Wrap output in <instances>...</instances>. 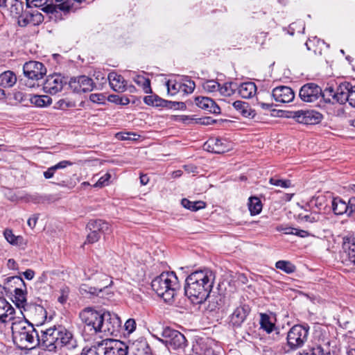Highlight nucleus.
Segmentation results:
<instances>
[{"instance_id": "obj_1", "label": "nucleus", "mask_w": 355, "mask_h": 355, "mask_svg": "<svg viewBox=\"0 0 355 355\" xmlns=\"http://www.w3.org/2000/svg\"><path fill=\"white\" fill-rule=\"evenodd\" d=\"M214 280V273L208 269L197 270L191 273L185 281L186 295L193 304H202L209 296Z\"/></svg>"}, {"instance_id": "obj_2", "label": "nucleus", "mask_w": 355, "mask_h": 355, "mask_svg": "<svg viewBox=\"0 0 355 355\" xmlns=\"http://www.w3.org/2000/svg\"><path fill=\"white\" fill-rule=\"evenodd\" d=\"M42 345L49 352H56L64 348L67 350L74 349L78 343L73 334L66 328L59 326L42 330Z\"/></svg>"}, {"instance_id": "obj_3", "label": "nucleus", "mask_w": 355, "mask_h": 355, "mask_svg": "<svg viewBox=\"0 0 355 355\" xmlns=\"http://www.w3.org/2000/svg\"><path fill=\"white\" fill-rule=\"evenodd\" d=\"M11 321L13 341L19 349H31L42 344V335L39 336L32 324L26 320L15 318Z\"/></svg>"}, {"instance_id": "obj_4", "label": "nucleus", "mask_w": 355, "mask_h": 355, "mask_svg": "<svg viewBox=\"0 0 355 355\" xmlns=\"http://www.w3.org/2000/svg\"><path fill=\"white\" fill-rule=\"evenodd\" d=\"M153 290L166 302H171L180 286L175 274L171 272H162L155 277L151 282Z\"/></svg>"}, {"instance_id": "obj_5", "label": "nucleus", "mask_w": 355, "mask_h": 355, "mask_svg": "<svg viewBox=\"0 0 355 355\" xmlns=\"http://www.w3.org/2000/svg\"><path fill=\"white\" fill-rule=\"evenodd\" d=\"M79 317L84 324L85 331H88L91 335L100 333L103 317L101 311H98L92 307H87L80 311Z\"/></svg>"}, {"instance_id": "obj_6", "label": "nucleus", "mask_w": 355, "mask_h": 355, "mask_svg": "<svg viewBox=\"0 0 355 355\" xmlns=\"http://www.w3.org/2000/svg\"><path fill=\"white\" fill-rule=\"evenodd\" d=\"M28 8H41V10L47 14L58 13V10L69 12L73 6L70 0H66L60 4H53L52 0H26Z\"/></svg>"}, {"instance_id": "obj_7", "label": "nucleus", "mask_w": 355, "mask_h": 355, "mask_svg": "<svg viewBox=\"0 0 355 355\" xmlns=\"http://www.w3.org/2000/svg\"><path fill=\"white\" fill-rule=\"evenodd\" d=\"M309 325H294L288 332L287 344L291 349L301 347L307 340L309 335Z\"/></svg>"}, {"instance_id": "obj_8", "label": "nucleus", "mask_w": 355, "mask_h": 355, "mask_svg": "<svg viewBox=\"0 0 355 355\" xmlns=\"http://www.w3.org/2000/svg\"><path fill=\"white\" fill-rule=\"evenodd\" d=\"M166 347L177 349L186 346L187 340L180 331L166 327L162 332V338L159 339Z\"/></svg>"}, {"instance_id": "obj_9", "label": "nucleus", "mask_w": 355, "mask_h": 355, "mask_svg": "<svg viewBox=\"0 0 355 355\" xmlns=\"http://www.w3.org/2000/svg\"><path fill=\"white\" fill-rule=\"evenodd\" d=\"M121 325V319L116 314L109 311L103 312L100 333L106 336L116 335L119 331Z\"/></svg>"}, {"instance_id": "obj_10", "label": "nucleus", "mask_w": 355, "mask_h": 355, "mask_svg": "<svg viewBox=\"0 0 355 355\" xmlns=\"http://www.w3.org/2000/svg\"><path fill=\"white\" fill-rule=\"evenodd\" d=\"M290 117L295 119L297 123L313 125L319 123L321 121L322 114L313 110H300L291 112Z\"/></svg>"}, {"instance_id": "obj_11", "label": "nucleus", "mask_w": 355, "mask_h": 355, "mask_svg": "<svg viewBox=\"0 0 355 355\" xmlns=\"http://www.w3.org/2000/svg\"><path fill=\"white\" fill-rule=\"evenodd\" d=\"M101 345L103 355H127L129 349L124 343L113 339L103 340Z\"/></svg>"}, {"instance_id": "obj_12", "label": "nucleus", "mask_w": 355, "mask_h": 355, "mask_svg": "<svg viewBox=\"0 0 355 355\" xmlns=\"http://www.w3.org/2000/svg\"><path fill=\"white\" fill-rule=\"evenodd\" d=\"M95 281H99V284L97 286H91L85 284L80 286L79 291L82 295L90 294L91 295H98L99 293L102 292L103 289L107 288L110 285L109 277L104 273H97L94 275Z\"/></svg>"}, {"instance_id": "obj_13", "label": "nucleus", "mask_w": 355, "mask_h": 355, "mask_svg": "<svg viewBox=\"0 0 355 355\" xmlns=\"http://www.w3.org/2000/svg\"><path fill=\"white\" fill-rule=\"evenodd\" d=\"M322 89L313 83L304 85L300 89L299 96L301 100L306 103H313L321 96Z\"/></svg>"}, {"instance_id": "obj_14", "label": "nucleus", "mask_w": 355, "mask_h": 355, "mask_svg": "<svg viewBox=\"0 0 355 355\" xmlns=\"http://www.w3.org/2000/svg\"><path fill=\"white\" fill-rule=\"evenodd\" d=\"M26 77L32 80H39L43 78L46 73V69L42 62L30 61L26 62L23 67Z\"/></svg>"}, {"instance_id": "obj_15", "label": "nucleus", "mask_w": 355, "mask_h": 355, "mask_svg": "<svg viewBox=\"0 0 355 355\" xmlns=\"http://www.w3.org/2000/svg\"><path fill=\"white\" fill-rule=\"evenodd\" d=\"M69 87L76 93L90 92L94 88L93 80L86 76H80L71 78L69 83Z\"/></svg>"}, {"instance_id": "obj_16", "label": "nucleus", "mask_w": 355, "mask_h": 355, "mask_svg": "<svg viewBox=\"0 0 355 355\" xmlns=\"http://www.w3.org/2000/svg\"><path fill=\"white\" fill-rule=\"evenodd\" d=\"M208 151L221 154L228 152L232 148V144L226 139L213 138L205 144Z\"/></svg>"}, {"instance_id": "obj_17", "label": "nucleus", "mask_w": 355, "mask_h": 355, "mask_svg": "<svg viewBox=\"0 0 355 355\" xmlns=\"http://www.w3.org/2000/svg\"><path fill=\"white\" fill-rule=\"evenodd\" d=\"M63 87V78L60 75L49 76L43 84V89L46 93L55 94Z\"/></svg>"}, {"instance_id": "obj_18", "label": "nucleus", "mask_w": 355, "mask_h": 355, "mask_svg": "<svg viewBox=\"0 0 355 355\" xmlns=\"http://www.w3.org/2000/svg\"><path fill=\"white\" fill-rule=\"evenodd\" d=\"M43 21L44 16L38 10H26L19 17V25L20 26H26L28 24L36 26L40 24Z\"/></svg>"}, {"instance_id": "obj_19", "label": "nucleus", "mask_w": 355, "mask_h": 355, "mask_svg": "<svg viewBox=\"0 0 355 355\" xmlns=\"http://www.w3.org/2000/svg\"><path fill=\"white\" fill-rule=\"evenodd\" d=\"M272 96L275 101L286 103H289L294 99L295 94L291 87L280 86L275 87L272 90Z\"/></svg>"}, {"instance_id": "obj_20", "label": "nucleus", "mask_w": 355, "mask_h": 355, "mask_svg": "<svg viewBox=\"0 0 355 355\" xmlns=\"http://www.w3.org/2000/svg\"><path fill=\"white\" fill-rule=\"evenodd\" d=\"M250 311L248 305L243 304L238 306L232 313L230 318V323L236 327H239L245 320Z\"/></svg>"}, {"instance_id": "obj_21", "label": "nucleus", "mask_w": 355, "mask_h": 355, "mask_svg": "<svg viewBox=\"0 0 355 355\" xmlns=\"http://www.w3.org/2000/svg\"><path fill=\"white\" fill-rule=\"evenodd\" d=\"M196 104L201 109L214 114H220V107L209 97L198 96L195 99Z\"/></svg>"}, {"instance_id": "obj_22", "label": "nucleus", "mask_w": 355, "mask_h": 355, "mask_svg": "<svg viewBox=\"0 0 355 355\" xmlns=\"http://www.w3.org/2000/svg\"><path fill=\"white\" fill-rule=\"evenodd\" d=\"M110 87L116 92H123L125 88V81L122 76L114 72L110 73L107 76Z\"/></svg>"}, {"instance_id": "obj_23", "label": "nucleus", "mask_w": 355, "mask_h": 355, "mask_svg": "<svg viewBox=\"0 0 355 355\" xmlns=\"http://www.w3.org/2000/svg\"><path fill=\"white\" fill-rule=\"evenodd\" d=\"M14 309L5 300L0 299V321L7 322L14 319Z\"/></svg>"}, {"instance_id": "obj_24", "label": "nucleus", "mask_w": 355, "mask_h": 355, "mask_svg": "<svg viewBox=\"0 0 355 355\" xmlns=\"http://www.w3.org/2000/svg\"><path fill=\"white\" fill-rule=\"evenodd\" d=\"M87 227L90 231L98 233L108 234L110 232L109 223L101 219L90 220Z\"/></svg>"}, {"instance_id": "obj_25", "label": "nucleus", "mask_w": 355, "mask_h": 355, "mask_svg": "<svg viewBox=\"0 0 355 355\" xmlns=\"http://www.w3.org/2000/svg\"><path fill=\"white\" fill-rule=\"evenodd\" d=\"M239 95L243 98H252L257 92V86L252 82L241 83L237 88Z\"/></svg>"}, {"instance_id": "obj_26", "label": "nucleus", "mask_w": 355, "mask_h": 355, "mask_svg": "<svg viewBox=\"0 0 355 355\" xmlns=\"http://www.w3.org/2000/svg\"><path fill=\"white\" fill-rule=\"evenodd\" d=\"M233 107L244 117L252 119L255 116V111L246 102L236 101L233 103Z\"/></svg>"}, {"instance_id": "obj_27", "label": "nucleus", "mask_w": 355, "mask_h": 355, "mask_svg": "<svg viewBox=\"0 0 355 355\" xmlns=\"http://www.w3.org/2000/svg\"><path fill=\"white\" fill-rule=\"evenodd\" d=\"M343 249L347 254L349 261L355 265V237L349 236L343 239Z\"/></svg>"}, {"instance_id": "obj_28", "label": "nucleus", "mask_w": 355, "mask_h": 355, "mask_svg": "<svg viewBox=\"0 0 355 355\" xmlns=\"http://www.w3.org/2000/svg\"><path fill=\"white\" fill-rule=\"evenodd\" d=\"M6 240L12 245L24 248L26 244V240L22 236H16L10 229H6L3 232Z\"/></svg>"}, {"instance_id": "obj_29", "label": "nucleus", "mask_w": 355, "mask_h": 355, "mask_svg": "<svg viewBox=\"0 0 355 355\" xmlns=\"http://www.w3.org/2000/svg\"><path fill=\"white\" fill-rule=\"evenodd\" d=\"M12 302L19 307H24L26 302V288L23 287H15Z\"/></svg>"}, {"instance_id": "obj_30", "label": "nucleus", "mask_w": 355, "mask_h": 355, "mask_svg": "<svg viewBox=\"0 0 355 355\" xmlns=\"http://www.w3.org/2000/svg\"><path fill=\"white\" fill-rule=\"evenodd\" d=\"M332 210L336 215L346 214L349 216L347 202L340 197L334 198L331 202Z\"/></svg>"}, {"instance_id": "obj_31", "label": "nucleus", "mask_w": 355, "mask_h": 355, "mask_svg": "<svg viewBox=\"0 0 355 355\" xmlns=\"http://www.w3.org/2000/svg\"><path fill=\"white\" fill-rule=\"evenodd\" d=\"M25 282L23 279L19 276H12L8 277L6 279L5 286L3 287V289H8L10 293L12 294V291L11 288L15 287H23L25 288Z\"/></svg>"}, {"instance_id": "obj_32", "label": "nucleus", "mask_w": 355, "mask_h": 355, "mask_svg": "<svg viewBox=\"0 0 355 355\" xmlns=\"http://www.w3.org/2000/svg\"><path fill=\"white\" fill-rule=\"evenodd\" d=\"M16 81L17 77L15 74L10 71H5L0 75V83L4 87H12L16 83Z\"/></svg>"}, {"instance_id": "obj_33", "label": "nucleus", "mask_w": 355, "mask_h": 355, "mask_svg": "<svg viewBox=\"0 0 355 355\" xmlns=\"http://www.w3.org/2000/svg\"><path fill=\"white\" fill-rule=\"evenodd\" d=\"M349 84L347 86H345L344 87L340 86L337 88L336 91L334 103H338L340 104H343L346 101L349 102Z\"/></svg>"}, {"instance_id": "obj_34", "label": "nucleus", "mask_w": 355, "mask_h": 355, "mask_svg": "<svg viewBox=\"0 0 355 355\" xmlns=\"http://www.w3.org/2000/svg\"><path fill=\"white\" fill-rule=\"evenodd\" d=\"M29 101L32 104L35 105L37 107H44L51 103V98L49 96L42 95H31Z\"/></svg>"}, {"instance_id": "obj_35", "label": "nucleus", "mask_w": 355, "mask_h": 355, "mask_svg": "<svg viewBox=\"0 0 355 355\" xmlns=\"http://www.w3.org/2000/svg\"><path fill=\"white\" fill-rule=\"evenodd\" d=\"M248 205L251 215L259 214L262 210V203L257 197H250Z\"/></svg>"}, {"instance_id": "obj_36", "label": "nucleus", "mask_w": 355, "mask_h": 355, "mask_svg": "<svg viewBox=\"0 0 355 355\" xmlns=\"http://www.w3.org/2000/svg\"><path fill=\"white\" fill-rule=\"evenodd\" d=\"M238 85L236 83H225L223 85L219 87V92L223 96H231L236 90H237Z\"/></svg>"}, {"instance_id": "obj_37", "label": "nucleus", "mask_w": 355, "mask_h": 355, "mask_svg": "<svg viewBox=\"0 0 355 355\" xmlns=\"http://www.w3.org/2000/svg\"><path fill=\"white\" fill-rule=\"evenodd\" d=\"M182 205L192 211H196L199 209H203L205 207L206 204L203 201H195L192 202L187 198H184L181 202Z\"/></svg>"}, {"instance_id": "obj_38", "label": "nucleus", "mask_w": 355, "mask_h": 355, "mask_svg": "<svg viewBox=\"0 0 355 355\" xmlns=\"http://www.w3.org/2000/svg\"><path fill=\"white\" fill-rule=\"evenodd\" d=\"M144 101L148 105L155 107H164L167 104V101L159 98L157 95H149L146 96L144 98Z\"/></svg>"}, {"instance_id": "obj_39", "label": "nucleus", "mask_w": 355, "mask_h": 355, "mask_svg": "<svg viewBox=\"0 0 355 355\" xmlns=\"http://www.w3.org/2000/svg\"><path fill=\"white\" fill-rule=\"evenodd\" d=\"M275 267L287 274L293 273L296 270L295 266L289 261H278L275 263Z\"/></svg>"}, {"instance_id": "obj_40", "label": "nucleus", "mask_w": 355, "mask_h": 355, "mask_svg": "<svg viewBox=\"0 0 355 355\" xmlns=\"http://www.w3.org/2000/svg\"><path fill=\"white\" fill-rule=\"evenodd\" d=\"M336 91L332 87H327L322 90V94L320 97H322L324 101L327 103L334 104Z\"/></svg>"}, {"instance_id": "obj_41", "label": "nucleus", "mask_w": 355, "mask_h": 355, "mask_svg": "<svg viewBox=\"0 0 355 355\" xmlns=\"http://www.w3.org/2000/svg\"><path fill=\"white\" fill-rule=\"evenodd\" d=\"M134 81L137 85L141 86L143 88L145 93L148 94L151 92L150 81L148 78H146L143 76H137L134 78Z\"/></svg>"}, {"instance_id": "obj_42", "label": "nucleus", "mask_w": 355, "mask_h": 355, "mask_svg": "<svg viewBox=\"0 0 355 355\" xmlns=\"http://www.w3.org/2000/svg\"><path fill=\"white\" fill-rule=\"evenodd\" d=\"M103 350L100 342L91 347L83 348L80 355H103Z\"/></svg>"}, {"instance_id": "obj_43", "label": "nucleus", "mask_w": 355, "mask_h": 355, "mask_svg": "<svg viewBox=\"0 0 355 355\" xmlns=\"http://www.w3.org/2000/svg\"><path fill=\"white\" fill-rule=\"evenodd\" d=\"M10 9L11 12L18 18L19 21V17L24 13L23 3L19 0H14V3L12 4Z\"/></svg>"}, {"instance_id": "obj_44", "label": "nucleus", "mask_w": 355, "mask_h": 355, "mask_svg": "<svg viewBox=\"0 0 355 355\" xmlns=\"http://www.w3.org/2000/svg\"><path fill=\"white\" fill-rule=\"evenodd\" d=\"M260 324L261 327L268 333L273 330L274 324L270 322L269 316L265 313L261 314Z\"/></svg>"}, {"instance_id": "obj_45", "label": "nucleus", "mask_w": 355, "mask_h": 355, "mask_svg": "<svg viewBox=\"0 0 355 355\" xmlns=\"http://www.w3.org/2000/svg\"><path fill=\"white\" fill-rule=\"evenodd\" d=\"M323 352L324 349L321 345H315L304 349L298 355H323Z\"/></svg>"}, {"instance_id": "obj_46", "label": "nucleus", "mask_w": 355, "mask_h": 355, "mask_svg": "<svg viewBox=\"0 0 355 355\" xmlns=\"http://www.w3.org/2000/svg\"><path fill=\"white\" fill-rule=\"evenodd\" d=\"M220 84L214 80H209L202 84L203 89L208 92L219 91Z\"/></svg>"}, {"instance_id": "obj_47", "label": "nucleus", "mask_w": 355, "mask_h": 355, "mask_svg": "<svg viewBox=\"0 0 355 355\" xmlns=\"http://www.w3.org/2000/svg\"><path fill=\"white\" fill-rule=\"evenodd\" d=\"M196 85L194 81L188 79L185 80L184 83H181V90L185 94H191L193 92Z\"/></svg>"}, {"instance_id": "obj_48", "label": "nucleus", "mask_w": 355, "mask_h": 355, "mask_svg": "<svg viewBox=\"0 0 355 355\" xmlns=\"http://www.w3.org/2000/svg\"><path fill=\"white\" fill-rule=\"evenodd\" d=\"M269 182L275 186L280 187L282 188H288L291 187V181L287 180H281L275 177L271 178Z\"/></svg>"}, {"instance_id": "obj_49", "label": "nucleus", "mask_w": 355, "mask_h": 355, "mask_svg": "<svg viewBox=\"0 0 355 355\" xmlns=\"http://www.w3.org/2000/svg\"><path fill=\"white\" fill-rule=\"evenodd\" d=\"M166 86H167L168 93H171V95H174L178 91L181 90V83H180L173 82L171 80H168L166 83Z\"/></svg>"}, {"instance_id": "obj_50", "label": "nucleus", "mask_w": 355, "mask_h": 355, "mask_svg": "<svg viewBox=\"0 0 355 355\" xmlns=\"http://www.w3.org/2000/svg\"><path fill=\"white\" fill-rule=\"evenodd\" d=\"M320 218V215L318 213H311L302 217V220L310 223H319Z\"/></svg>"}, {"instance_id": "obj_51", "label": "nucleus", "mask_w": 355, "mask_h": 355, "mask_svg": "<svg viewBox=\"0 0 355 355\" xmlns=\"http://www.w3.org/2000/svg\"><path fill=\"white\" fill-rule=\"evenodd\" d=\"M110 178L111 175L110 173H105L98 179V180L93 185V187L101 188L106 185H108Z\"/></svg>"}, {"instance_id": "obj_52", "label": "nucleus", "mask_w": 355, "mask_h": 355, "mask_svg": "<svg viewBox=\"0 0 355 355\" xmlns=\"http://www.w3.org/2000/svg\"><path fill=\"white\" fill-rule=\"evenodd\" d=\"M89 100L95 103L101 104L105 101V96L103 94H92L89 96Z\"/></svg>"}, {"instance_id": "obj_53", "label": "nucleus", "mask_w": 355, "mask_h": 355, "mask_svg": "<svg viewBox=\"0 0 355 355\" xmlns=\"http://www.w3.org/2000/svg\"><path fill=\"white\" fill-rule=\"evenodd\" d=\"M125 329L129 333H132L136 329V322L135 319L130 318L126 320L125 324Z\"/></svg>"}, {"instance_id": "obj_54", "label": "nucleus", "mask_w": 355, "mask_h": 355, "mask_svg": "<svg viewBox=\"0 0 355 355\" xmlns=\"http://www.w3.org/2000/svg\"><path fill=\"white\" fill-rule=\"evenodd\" d=\"M100 239L99 233L91 231L89 234H88L87 237V241L89 243H94L98 241Z\"/></svg>"}, {"instance_id": "obj_55", "label": "nucleus", "mask_w": 355, "mask_h": 355, "mask_svg": "<svg viewBox=\"0 0 355 355\" xmlns=\"http://www.w3.org/2000/svg\"><path fill=\"white\" fill-rule=\"evenodd\" d=\"M349 104L355 107V86H350L349 89Z\"/></svg>"}, {"instance_id": "obj_56", "label": "nucleus", "mask_w": 355, "mask_h": 355, "mask_svg": "<svg viewBox=\"0 0 355 355\" xmlns=\"http://www.w3.org/2000/svg\"><path fill=\"white\" fill-rule=\"evenodd\" d=\"M349 216L355 211V197H352L347 202Z\"/></svg>"}, {"instance_id": "obj_57", "label": "nucleus", "mask_w": 355, "mask_h": 355, "mask_svg": "<svg viewBox=\"0 0 355 355\" xmlns=\"http://www.w3.org/2000/svg\"><path fill=\"white\" fill-rule=\"evenodd\" d=\"M31 94H25L21 92H18L15 94V98L16 100H19L20 102H25L26 101H29V96Z\"/></svg>"}, {"instance_id": "obj_58", "label": "nucleus", "mask_w": 355, "mask_h": 355, "mask_svg": "<svg viewBox=\"0 0 355 355\" xmlns=\"http://www.w3.org/2000/svg\"><path fill=\"white\" fill-rule=\"evenodd\" d=\"M72 164V162L70 161L63 160L53 166L54 167L55 170L57 171L58 169H62L67 166H71Z\"/></svg>"}, {"instance_id": "obj_59", "label": "nucleus", "mask_w": 355, "mask_h": 355, "mask_svg": "<svg viewBox=\"0 0 355 355\" xmlns=\"http://www.w3.org/2000/svg\"><path fill=\"white\" fill-rule=\"evenodd\" d=\"M293 235L298 236L302 238H306L311 235L308 231L304 230H300L297 228H295L293 232Z\"/></svg>"}, {"instance_id": "obj_60", "label": "nucleus", "mask_w": 355, "mask_h": 355, "mask_svg": "<svg viewBox=\"0 0 355 355\" xmlns=\"http://www.w3.org/2000/svg\"><path fill=\"white\" fill-rule=\"evenodd\" d=\"M111 97L114 98L113 100L114 101H116L121 105H128L130 103V100L127 97L119 98V96L116 95L111 96Z\"/></svg>"}, {"instance_id": "obj_61", "label": "nucleus", "mask_w": 355, "mask_h": 355, "mask_svg": "<svg viewBox=\"0 0 355 355\" xmlns=\"http://www.w3.org/2000/svg\"><path fill=\"white\" fill-rule=\"evenodd\" d=\"M37 220H38V216L33 215L32 217L28 218V220L27 221V224L31 229H33L35 227Z\"/></svg>"}, {"instance_id": "obj_62", "label": "nucleus", "mask_w": 355, "mask_h": 355, "mask_svg": "<svg viewBox=\"0 0 355 355\" xmlns=\"http://www.w3.org/2000/svg\"><path fill=\"white\" fill-rule=\"evenodd\" d=\"M55 172V170L54 167L51 166V167L47 169V171L44 172V177L46 179H50L53 176Z\"/></svg>"}, {"instance_id": "obj_63", "label": "nucleus", "mask_w": 355, "mask_h": 355, "mask_svg": "<svg viewBox=\"0 0 355 355\" xmlns=\"http://www.w3.org/2000/svg\"><path fill=\"white\" fill-rule=\"evenodd\" d=\"M277 230L278 231L284 232V233L286 234H293V232L295 230V228L294 227H278L277 228Z\"/></svg>"}, {"instance_id": "obj_64", "label": "nucleus", "mask_w": 355, "mask_h": 355, "mask_svg": "<svg viewBox=\"0 0 355 355\" xmlns=\"http://www.w3.org/2000/svg\"><path fill=\"white\" fill-rule=\"evenodd\" d=\"M23 275L26 279L31 280L35 276V272L31 269H27L25 272H23Z\"/></svg>"}]
</instances>
